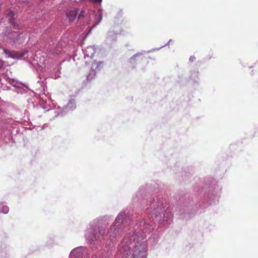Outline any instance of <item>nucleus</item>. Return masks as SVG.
<instances>
[{"mask_svg":"<svg viewBox=\"0 0 258 258\" xmlns=\"http://www.w3.org/2000/svg\"><path fill=\"white\" fill-rule=\"evenodd\" d=\"M3 36L5 40L12 45L22 44L26 39L25 34L13 30L11 27H6L3 32Z\"/></svg>","mask_w":258,"mask_h":258,"instance_id":"20e7f679","label":"nucleus"},{"mask_svg":"<svg viewBox=\"0 0 258 258\" xmlns=\"http://www.w3.org/2000/svg\"><path fill=\"white\" fill-rule=\"evenodd\" d=\"M150 206L145 209L149 218L160 226L167 227L172 221V214L168 204L161 197H153L150 200Z\"/></svg>","mask_w":258,"mask_h":258,"instance_id":"f03ea898","label":"nucleus"},{"mask_svg":"<svg viewBox=\"0 0 258 258\" xmlns=\"http://www.w3.org/2000/svg\"><path fill=\"white\" fill-rule=\"evenodd\" d=\"M78 9H75L73 10H71L67 13V17L68 18L69 21L73 22L75 20L78 13Z\"/></svg>","mask_w":258,"mask_h":258,"instance_id":"2eb2a0df","label":"nucleus"},{"mask_svg":"<svg viewBox=\"0 0 258 258\" xmlns=\"http://www.w3.org/2000/svg\"><path fill=\"white\" fill-rule=\"evenodd\" d=\"M51 45V44H49L48 47V50L49 52L52 54L59 55L61 54L62 48L66 45V42L63 39H61L54 48H52Z\"/></svg>","mask_w":258,"mask_h":258,"instance_id":"6e6552de","label":"nucleus"},{"mask_svg":"<svg viewBox=\"0 0 258 258\" xmlns=\"http://www.w3.org/2000/svg\"><path fill=\"white\" fill-rule=\"evenodd\" d=\"M117 33H115L113 30H109L107 34L106 39L105 40L106 44L108 46H111L114 44L117 39Z\"/></svg>","mask_w":258,"mask_h":258,"instance_id":"f8f14e48","label":"nucleus"},{"mask_svg":"<svg viewBox=\"0 0 258 258\" xmlns=\"http://www.w3.org/2000/svg\"><path fill=\"white\" fill-rule=\"evenodd\" d=\"M102 62L94 61L92 63L91 70L89 75L87 77V79L88 81H91L94 79L96 76V72L99 71L102 67Z\"/></svg>","mask_w":258,"mask_h":258,"instance_id":"1a4fd4ad","label":"nucleus"},{"mask_svg":"<svg viewBox=\"0 0 258 258\" xmlns=\"http://www.w3.org/2000/svg\"><path fill=\"white\" fill-rule=\"evenodd\" d=\"M89 16L86 17V21L88 18L89 19L87 22V24H90V22L92 21L93 27H95L102 20V10L98 9L97 11H91L88 12Z\"/></svg>","mask_w":258,"mask_h":258,"instance_id":"423d86ee","label":"nucleus"},{"mask_svg":"<svg viewBox=\"0 0 258 258\" xmlns=\"http://www.w3.org/2000/svg\"><path fill=\"white\" fill-rule=\"evenodd\" d=\"M87 248L79 246L72 249L70 253L69 258H88Z\"/></svg>","mask_w":258,"mask_h":258,"instance_id":"0eeeda50","label":"nucleus"},{"mask_svg":"<svg viewBox=\"0 0 258 258\" xmlns=\"http://www.w3.org/2000/svg\"><path fill=\"white\" fill-rule=\"evenodd\" d=\"M84 57L92 58L96 52V48L94 46H89L85 49H83Z\"/></svg>","mask_w":258,"mask_h":258,"instance_id":"ddd939ff","label":"nucleus"},{"mask_svg":"<svg viewBox=\"0 0 258 258\" xmlns=\"http://www.w3.org/2000/svg\"><path fill=\"white\" fill-rule=\"evenodd\" d=\"M44 60H45V59L43 58V60H42V63H44Z\"/></svg>","mask_w":258,"mask_h":258,"instance_id":"5701e85b","label":"nucleus"},{"mask_svg":"<svg viewBox=\"0 0 258 258\" xmlns=\"http://www.w3.org/2000/svg\"><path fill=\"white\" fill-rule=\"evenodd\" d=\"M8 82L11 85H13L14 87H16V83H15L14 80L11 79H9Z\"/></svg>","mask_w":258,"mask_h":258,"instance_id":"6ab92c4d","label":"nucleus"},{"mask_svg":"<svg viewBox=\"0 0 258 258\" xmlns=\"http://www.w3.org/2000/svg\"><path fill=\"white\" fill-rule=\"evenodd\" d=\"M111 216L104 215L91 221L85 231L84 237L87 243L97 250L112 248L122 234L124 228L129 223L132 232L127 233L119 244L116 258H147L148 247L144 240L152 230L145 220L137 222L131 221V215L127 209L121 211L116 216L106 234V226L111 219Z\"/></svg>","mask_w":258,"mask_h":258,"instance_id":"f257e3e1","label":"nucleus"},{"mask_svg":"<svg viewBox=\"0 0 258 258\" xmlns=\"http://www.w3.org/2000/svg\"><path fill=\"white\" fill-rule=\"evenodd\" d=\"M8 17H9V23H11L13 26L14 28L16 29L17 26L16 25L14 20L15 19V13L12 10H9L8 13L7 14Z\"/></svg>","mask_w":258,"mask_h":258,"instance_id":"dca6fc26","label":"nucleus"},{"mask_svg":"<svg viewBox=\"0 0 258 258\" xmlns=\"http://www.w3.org/2000/svg\"><path fill=\"white\" fill-rule=\"evenodd\" d=\"M9 211V208L7 206H4L3 204H0V213L6 214Z\"/></svg>","mask_w":258,"mask_h":258,"instance_id":"f3484780","label":"nucleus"},{"mask_svg":"<svg viewBox=\"0 0 258 258\" xmlns=\"http://www.w3.org/2000/svg\"><path fill=\"white\" fill-rule=\"evenodd\" d=\"M142 55L143 53L142 52H138L129 59L128 62L132 68L134 69L136 68L138 60L137 58Z\"/></svg>","mask_w":258,"mask_h":258,"instance_id":"4468645a","label":"nucleus"},{"mask_svg":"<svg viewBox=\"0 0 258 258\" xmlns=\"http://www.w3.org/2000/svg\"><path fill=\"white\" fill-rule=\"evenodd\" d=\"M220 189H217V190H212L211 191L209 190V192L205 193L203 196L202 195V191L200 192L201 195V201L202 203L201 208L204 209L207 207L209 205H211L212 203H215L216 199L218 197V191Z\"/></svg>","mask_w":258,"mask_h":258,"instance_id":"39448f33","label":"nucleus"},{"mask_svg":"<svg viewBox=\"0 0 258 258\" xmlns=\"http://www.w3.org/2000/svg\"><path fill=\"white\" fill-rule=\"evenodd\" d=\"M146 190L144 187H141L137 192L136 195L134 196L132 198V201L134 203L139 202L142 204L145 200V197L146 196Z\"/></svg>","mask_w":258,"mask_h":258,"instance_id":"9d476101","label":"nucleus"},{"mask_svg":"<svg viewBox=\"0 0 258 258\" xmlns=\"http://www.w3.org/2000/svg\"><path fill=\"white\" fill-rule=\"evenodd\" d=\"M171 41H172V40H171V39H170L167 44H165L164 46H161V47H160L159 48H156V49H156V50H159L160 48H162V47H163L164 46H166V45H168L170 42H171Z\"/></svg>","mask_w":258,"mask_h":258,"instance_id":"412c9836","label":"nucleus"},{"mask_svg":"<svg viewBox=\"0 0 258 258\" xmlns=\"http://www.w3.org/2000/svg\"><path fill=\"white\" fill-rule=\"evenodd\" d=\"M38 83L40 84V85L42 86V85L41 84H43V82H40V81H38L37 82Z\"/></svg>","mask_w":258,"mask_h":258,"instance_id":"4be33fe9","label":"nucleus"},{"mask_svg":"<svg viewBox=\"0 0 258 258\" xmlns=\"http://www.w3.org/2000/svg\"><path fill=\"white\" fill-rule=\"evenodd\" d=\"M195 59H196V58H195V57L194 56H191L189 57V60L190 62H193Z\"/></svg>","mask_w":258,"mask_h":258,"instance_id":"aec40b11","label":"nucleus"},{"mask_svg":"<svg viewBox=\"0 0 258 258\" xmlns=\"http://www.w3.org/2000/svg\"><path fill=\"white\" fill-rule=\"evenodd\" d=\"M46 95L42 94L40 96V99L42 100V105L41 107L45 110L46 111H49L50 110L56 109L53 112L55 113L54 117L57 116H63L66 113L74 110L76 108V102L74 98H70L68 103L62 108L59 106L56 107V105L51 102L49 99L47 100L46 99Z\"/></svg>","mask_w":258,"mask_h":258,"instance_id":"7ed1b4c3","label":"nucleus"},{"mask_svg":"<svg viewBox=\"0 0 258 258\" xmlns=\"http://www.w3.org/2000/svg\"><path fill=\"white\" fill-rule=\"evenodd\" d=\"M85 13V11H84V10L81 11L79 15L78 19L81 20L82 18L84 17Z\"/></svg>","mask_w":258,"mask_h":258,"instance_id":"a211bd4d","label":"nucleus"},{"mask_svg":"<svg viewBox=\"0 0 258 258\" xmlns=\"http://www.w3.org/2000/svg\"><path fill=\"white\" fill-rule=\"evenodd\" d=\"M3 50L8 57L14 59H21L28 52L27 51H25L23 52H18L15 51H11L5 48H3Z\"/></svg>","mask_w":258,"mask_h":258,"instance_id":"9b49d317","label":"nucleus"}]
</instances>
